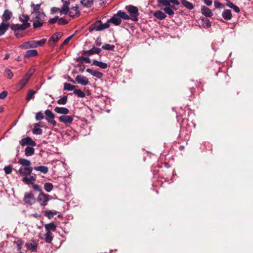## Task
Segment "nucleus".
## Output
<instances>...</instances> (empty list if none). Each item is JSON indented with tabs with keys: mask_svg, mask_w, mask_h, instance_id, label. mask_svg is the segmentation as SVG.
<instances>
[{
	"mask_svg": "<svg viewBox=\"0 0 253 253\" xmlns=\"http://www.w3.org/2000/svg\"><path fill=\"white\" fill-rule=\"evenodd\" d=\"M20 21L22 22V24H12L11 25V29L14 30H25L30 26V24L28 22L29 17L27 15H21L19 17Z\"/></svg>",
	"mask_w": 253,
	"mask_h": 253,
	"instance_id": "nucleus-1",
	"label": "nucleus"
},
{
	"mask_svg": "<svg viewBox=\"0 0 253 253\" xmlns=\"http://www.w3.org/2000/svg\"><path fill=\"white\" fill-rule=\"evenodd\" d=\"M45 15L43 12H36L33 14L32 21H33V26L34 28H37L42 27L43 25L45 20Z\"/></svg>",
	"mask_w": 253,
	"mask_h": 253,
	"instance_id": "nucleus-2",
	"label": "nucleus"
},
{
	"mask_svg": "<svg viewBox=\"0 0 253 253\" xmlns=\"http://www.w3.org/2000/svg\"><path fill=\"white\" fill-rule=\"evenodd\" d=\"M126 9L129 12L130 19L134 21L138 20V16L139 14L138 8L131 5L126 6Z\"/></svg>",
	"mask_w": 253,
	"mask_h": 253,
	"instance_id": "nucleus-3",
	"label": "nucleus"
},
{
	"mask_svg": "<svg viewBox=\"0 0 253 253\" xmlns=\"http://www.w3.org/2000/svg\"><path fill=\"white\" fill-rule=\"evenodd\" d=\"M109 27V24L108 22L103 24L101 21H97L93 23L90 29V31L95 30L96 31H101Z\"/></svg>",
	"mask_w": 253,
	"mask_h": 253,
	"instance_id": "nucleus-4",
	"label": "nucleus"
},
{
	"mask_svg": "<svg viewBox=\"0 0 253 253\" xmlns=\"http://www.w3.org/2000/svg\"><path fill=\"white\" fill-rule=\"evenodd\" d=\"M49 200V195L43 192H41L38 197V202L42 206H46Z\"/></svg>",
	"mask_w": 253,
	"mask_h": 253,
	"instance_id": "nucleus-5",
	"label": "nucleus"
},
{
	"mask_svg": "<svg viewBox=\"0 0 253 253\" xmlns=\"http://www.w3.org/2000/svg\"><path fill=\"white\" fill-rule=\"evenodd\" d=\"M38 245V244L37 241L35 240H30L26 244V247L27 250L33 252H35L37 251Z\"/></svg>",
	"mask_w": 253,
	"mask_h": 253,
	"instance_id": "nucleus-6",
	"label": "nucleus"
},
{
	"mask_svg": "<svg viewBox=\"0 0 253 253\" xmlns=\"http://www.w3.org/2000/svg\"><path fill=\"white\" fill-rule=\"evenodd\" d=\"M36 41H29L24 42L20 45V47L27 49L29 48H36Z\"/></svg>",
	"mask_w": 253,
	"mask_h": 253,
	"instance_id": "nucleus-7",
	"label": "nucleus"
},
{
	"mask_svg": "<svg viewBox=\"0 0 253 253\" xmlns=\"http://www.w3.org/2000/svg\"><path fill=\"white\" fill-rule=\"evenodd\" d=\"M76 81L78 84L84 86L89 84L87 78L82 75H77L76 77Z\"/></svg>",
	"mask_w": 253,
	"mask_h": 253,
	"instance_id": "nucleus-8",
	"label": "nucleus"
},
{
	"mask_svg": "<svg viewBox=\"0 0 253 253\" xmlns=\"http://www.w3.org/2000/svg\"><path fill=\"white\" fill-rule=\"evenodd\" d=\"M20 144L22 146L30 145L32 147L35 146L36 145V142L29 137L23 138L20 142Z\"/></svg>",
	"mask_w": 253,
	"mask_h": 253,
	"instance_id": "nucleus-9",
	"label": "nucleus"
},
{
	"mask_svg": "<svg viewBox=\"0 0 253 253\" xmlns=\"http://www.w3.org/2000/svg\"><path fill=\"white\" fill-rule=\"evenodd\" d=\"M69 14L70 17H74L78 16L80 14V10L77 6H74L69 9L68 7V12L67 14Z\"/></svg>",
	"mask_w": 253,
	"mask_h": 253,
	"instance_id": "nucleus-10",
	"label": "nucleus"
},
{
	"mask_svg": "<svg viewBox=\"0 0 253 253\" xmlns=\"http://www.w3.org/2000/svg\"><path fill=\"white\" fill-rule=\"evenodd\" d=\"M161 9L164 10L166 13L169 16L173 15L174 14V10H177V8L175 7L174 5L166 6L165 7L162 8Z\"/></svg>",
	"mask_w": 253,
	"mask_h": 253,
	"instance_id": "nucleus-11",
	"label": "nucleus"
},
{
	"mask_svg": "<svg viewBox=\"0 0 253 253\" xmlns=\"http://www.w3.org/2000/svg\"><path fill=\"white\" fill-rule=\"evenodd\" d=\"M107 22H108V23L110 22H111L115 25H119L120 24H121V23L122 22V20L121 19V18H120L119 15L117 13V14H115L111 19H110Z\"/></svg>",
	"mask_w": 253,
	"mask_h": 253,
	"instance_id": "nucleus-12",
	"label": "nucleus"
},
{
	"mask_svg": "<svg viewBox=\"0 0 253 253\" xmlns=\"http://www.w3.org/2000/svg\"><path fill=\"white\" fill-rule=\"evenodd\" d=\"M60 122H62L65 124H71L73 121V119L72 117L69 116L62 115L59 117Z\"/></svg>",
	"mask_w": 253,
	"mask_h": 253,
	"instance_id": "nucleus-13",
	"label": "nucleus"
},
{
	"mask_svg": "<svg viewBox=\"0 0 253 253\" xmlns=\"http://www.w3.org/2000/svg\"><path fill=\"white\" fill-rule=\"evenodd\" d=\"M70 0H62L63 4L60 10L61 14H67L68 12V7L70 5Z\"/></svg>",
	"mask_w": 253,
	"mask_h": 253,
	"instance_id": "nucleus-14",
	"label": "nucleus"
},
{
	"mask_svg": "<svg viewBox=\"0 0 253 253\" xmlns=\"http://www.w3.org/2000/svg\"><path fill=\"white\" fill-rule=\"evenodd\" d=\"M34 195L31 193H27L24 196V202L28 204L31 205L34 202Z\"/></svg>",
	"mask_w": 253,
	"mask_h": 253,
	"instance_id": "nucleus-15",
	"label": "nucleus"
},
{
	"mask_svg": "<svg viewBox=\"0 0 253 253\" xmlns=\"http://www.w3.org/2000/svg\"><path fill=\"white\" fill-rule=\"evenodd\" d=\"M86 71L92 76L95 77L98 79H101L103 75L102 73L92 69L88 68Z\"/></svg>",
	"mask_w": 253,
	"mask_h": 253,
	"instance_id": "nucleus-16",
	"label": "nucleus"
},
{
	"mask_svg": "<svg viewBox=\"0 0 253 253\" xmlns=\"http://www.w3.org/2000/svg\"><path fill=\"white\" fill-rule=\"evenodd\" d=\"M101 52V49L97 47H93L91 49L87 50L84 51V54L87 55H91L93 54H98Z\"/></svg>",
	"mask_w": 253,
	"mask_h": 253,
	"instance_id": "nucleus-17",
	"label": "nucleus"
},
{
	"mask_svg": "<svg viewBox=\"0 0 253 253\" xmlns=\"http://www.w3.org/2000/svg\"><path fill=\"white\" fill-rule=\"evenodd\" d=\"M12 15V13L9 10L6 9L4 10L3 14L2 15V22H5L9 20Z\"/></svg>",
	"mask_w": 253,
	"mask_h": 253,
	"instance_id": "nucleus-18",
	"label": "nucleus"
},
{
	"mask_svg": "<svg viewBox=\"0 0 253 253\" xmlns=\"http://www.w3.org/2000/svg\"><path fill=\"white\" fill-rule=\"evenodd\" d=\"M54 110L56 113L64 115L68 114L69 112V109L65 107H56Z\"/></svg>",
	"mask_w": 253,
	"mask_h": 253,
	"instance_id": "nucleus-19",
	"label": "nucleus"
},
{
	"mask_svg": "<svg viewBox=\"0 0 253 253\" xmlns=\"http://www.w3.org/2000/svg\"><path fill=\"white\" fill-rule=\"evenodd\" d=\"M201 12L206 17H211L213 15L211 11L207 7L203 6L201 7Z\"/></svg>",
	"mask_w": 253,
	"mask_h": 253,
	"instance_id": "nucleus-20",
	"label": "nucleus"
},
{
	"mask_svg": "<svg viewBox=\"0 0 253 253\" xmlns=\"http://www.w3.org/2000/svg\"><path fill=\"white\" fill-rule=\"evenodd\" d=\"M9 26L8 23L2 22L0 25V36L3 35L5 33Z\"/></svg>",
	"mask_w": 253,
	"mask_h": 253,
	"instance_id": "nucleus-21",
	"label": "nucleus"
},
{
	"mask_svg": "<svg viewBox=\"0 0 253 253\" xmlns=\"http://www.w3.org/2000/svg\"><path fill=\"white\" fill-rule=\"evenodd\" d=\"M36 180L35 176L28 175H25L22 178V181L25 182L27 184L30 183L33 181H34Z\"/></svg>",
	"mask_w": 253,
	"mask_h": 253,
	"instance_id": "nucleus-22",
	"label": "nucleus"
},
{
	"mask_svg": "<svg viewBox=\"0 0 253 253\" xmlns=\"http://www.w3.org/2000/svg\"><path fill=\"white\" fill-rule=\"evenodd\" d=\"M34 169L36 171H40L43 174H46L48 171V168L44 166L35 167L34 168Z\"/></svg>",
	"mask_w": 253,
	"mask_h": 253,
	"instance_id": "nucleus-23",
	"label": "nucleus"
},
{
	"mask_svg": "<svg viewBox=\"0 0 253 253\" xmlns=\"http://www.w3.org/2000/svg\"><path fill=\"white\" fill-rule=\"evenodd\" d=\"M154 16L159 20H163L167 17L166 14L160 10L156 11Z\"/></svg>",
	"mask_w": 253,
	"mask_h": 253,
	"instance_id": "nucleus-24",
	"label": "nucleus"
},
{
	"mask_svg": "<svg viewBox=\"0 0 253 253\" xmlns=\"http://www.w3.org/2000/svg\"><path fill=\"white\" fill-rule=\"evenodd\" d=\"M31 7L32 8V14H35L36 12H42V10L41 9V4H35L32 3L31 4Z\"/></svg>",
	"mask_w": 253,
	"mask_h": 253,
	"instance_id": "nucleus-25",
	"label": "nucleus"
},
{
	"mask_svg": "<svg viewBox=\"0 0 253 253\" xmlns=\"http://www.w3.org/2000/svg\"><path fill=\"white\" fill-rule=\"evenodd\" d=\"M41 126L39 123L35 124L34 128L32 130L33 133L35 134L40 135L42 133V129L39 128Z\"/></svg>",
	"mask_w": 253,
	"mask_h": 253,
	"instance_id": "nucleus-26",
	"label": "nucleus"
},
{
	"mask_svg": "<svg viewBox=\"0 0 253 253\" xmlns=\"http://www.w3.org/2000/svg\"><path fill=\"white\" fill-rule=\"evenodd\" d=\"M222 16L225 20H230L232 17L231 11L229 9L224 10L222 13Z\"/></svg>",
	"mask_w": 253,
	"mask_h": 253,
	"instance_id": "nucleus-27",
	"label": "nucleus"
},
{
	"mask_svg": "<svg viewBox=\"0 0 253 253\" xmlns=\"http://www.w3.org/2000/svg\"><path fill=\"white\" fill-rule=\"evenodd\" d=\"M93 64L103 69H106L108 67L107 64L106 63L98 61L96 60H94L93 61Z\"/></svg>",
	"mask_w": 253,
	"mask_h": 253,
	"instance_id": "nucleus-28",
	"label": "nucleus"
},
{
	"mask_svg": "<svg viewBox=\"0 0 253 253\" xmlns=\"http://www.w3.org/2000/svg\"><path fill=\"white\" fill-rule=\"evenodd\" d=\"M44 227L47 232L55 231L56 228V226L53 223L46 224Z\"/></svg>",
	"mask_w": 253,
	"mask_h": 253,
	"instance_id": "nucleus-29",
	"label": "nucleus"
},
{
	"mask_svg": "<svg viewBox=\"0 0 253 253\" xmlns=\"http://www.w3.org/2000/svg\"><path fill=\"white\" fill-rule=\"evenodd\" d=\"M38 54V51L36 49L29 50L26 51L25 56L27 58L35 56Z\"/></svg>",
	"mask_w": 253,
	"mask_h": 253,
	"instance_id": "nucleus-30",
	"label": "nucleus"
},
{
	"mask_svg": "<svg viewBox=\"0 0 253 253\" xmlns=\"http://www.w3.org/2000/svg\"><path fill=\"white\" fill-rule=\"evenodd\" d=\"M35 152L34 149L32 147H27L25 149V155L27 157L32 156Z\"/></svg>",
	"mask_w": 253,
	"mask_h": 253,
	"instance_id": "nucleus-31",
	"label": "nucleus"
},
{
	"mask_svg": "<svg viewBox=\"0 0 253 253\" xmlns=\"http://www.w3.org/2000/svg\"><path fill=\"white\" fill-rule=\"evenodd\" d=\"M57 212L56 211H52L50 210H46L45 211L44 215L48 218H52L54 215H56Z\"/></svg>",
	"mask_w": 253,
	"mask_h": 253,
	"instance_id": "nucleus-32",
	"label": "nucleus"
},
{
	"mask_svg": "<svg viewBox=\"0 0 253 253\" xmlns=\"http://www.w3.org/2000/svg\"><path fill=\"white\" fill-rule=\"evenodd\" d=\"M29 80V79L24 76L22 79L19 82V86L20 89H22L27 84Z\"/></svg>",
	"mask_w": 253,
	"mask_h": 253,
	"instance_id": "nucleus-33",
	"label": "nucleus"
},
{
	"mask_svg": "<svg viewBox=\"0 0 253 253\" xmlns=\"http://www.w3.org/2000/svg\"><path fill=\"white\" fill-rule=\"evenodd\" d=\"M227 6L231 8H232L237 13H239L240 12L239 8L237 6L234 5L231 1L229 0L227 1Z\"/></svg>",
	"mask_w": 253,
	"mask_h": 253,
	"instance_id": "nucleus-34",
	"label": "nucleus"
},
{
	"mask_svg": "<svg viewBox=\"0 0 253 253\" xmlns=\"http://www.w3.org/2000/svg\"><path fill=\"white\" fill-rule=\"evenodd\" d=\"M18 163L22 165L23 166L28 167L30 165L31 162L30 161L23 159V158H20L18 160Z\"/></svg>",
	"mask_w": 253,
	"mask_h": 253,
	"instance_id": "nucleus-35",
	"label": "nucleus"
},
{
	"mask_svg": "<svg viewBox=\"0 0 253 253\" xmlns=\"http://www.w3.org/2000/svg\"><path fill=\"white\" fill-rule=\"evenodd\" d=\"M61 37L62 34L61 33H56L52 36L50 40L52 41L53 42H57Z\"/></svg>",
	"mask_w": 253,
	"mask_h": 253,
	"instance_id": "nucleus-36",
	"label": "nucleus"
},
{
	"mask_svg": "<svg viewBox=\"0 0 253 253\" xmlns=\"http://www.w3.org/2000/svg\"><path fill=\"white\" fill-rule=\"evenodd\" d=\"M45 241L47 243H50L53 239V235L51 232L46 231V233L44 235Z\"/></svg>",
	"mask_w": 253,
	"mask_h": 253,
	"instance_id": "nucleus-37",
	"label": "nucleus"
},
{
	"mask_svg": "<svg viewBox=\"0 0 253 253\" xmlns=\"http://www.w3.org/2000/svg\"><path fill=\"white\" fill-rule=\"evenodd\" d=\"M18 173L24 176L25 175H30L28 172V170L26 167H21L18 170Z\"/></svg>",
	"mask_w": 253,
	"mask_h": 253,
	"instance_id": "nucleus-38",
	"label": "nucleus"
},
{
	"mask_svg": "<svg viewBox=\"0 0 253 253\" xmlns=\"http://www.w3.org/2000/svg\"><path fill=\"white\" fill-rule=\"evenodd\" d=\"M118 14L119 15L121 19L122 18L124 20H128L130 19L129 15H127L125 12H123L121 10L118 12Z\"/></svg>",
	"mask_w": 253,
	"mask_h": 253,
	"instance_id": "nucleus-39",
	"label": "nucleus"
},
{
	"mask_svg": "<svg viewBox=\"0 0 253 253\" xmlns=\"http://www.w3.org/2000/svg\"><path fill=\"white\" fill-rule=\"evenodd\" d=\"M81 3L83 5L89 7L92 4L93 0H81Z\"/></svg>",
	"mask_w": 253,
	"mask_h": 253,
	"instance_id": "nucleus-40",
	"label": "nucleus"
},
{
	"mask_svg": "<svg viewBox=\"0 0 253 253\" xmlns=\"http://www.w3.org/2000/svg\"><path fill=\"white\" fill-rule=\"evenodd\" d=\"M36 93V91L33 90H29L28 92L27 95L26 97L27 101H29L33 98H34V94Z\"/></svg>",
	"mask_w": 253,
	"mask_h": 253,
	"instance_id": "nucleus-41",
	"label": "nucleus"
},
{
	"mask_svg": "<svg viewBox=\"0 0 253 253\" xmlns=\"http://www.w3.org/2000/svg\"><path fill=\"white\" fill-rule=\"evenodd\" d=\"M73 92L75 95L81 98H83L85 95V93L81 89H74Z\"/></svg>",
	"mask_w": 253,
	"mask_h": 253,
	"instance_id": "nucleus-42",
	"label": "nucleus"
},
{
	"mask_svg": "<svg viewBox=\"0 0 253 253\" xmlns=\"http://www.w3.org/2000/svg\"><path fill=\"white\" fill-rule=\"evenodd\" d=\"M75 89V86L74 85L71 84L67 83H65L64 84V89L67 90H73Z\"/></svg>",
	"mask_w": 253,
	"mask_h": 253,
	"instance_id": "nucleus-43",
	"label": "nucleus"
},
{
	"mask_svg": "<svg viewBox=\"0 0 253 253\" xmlns=\"http://www.w3.org/2000/svg\"><path fill=\"white\" fill-rule=\"evenodd\" d=\"M67 102V96H64L57 100V103L60 105H65Z\"/></svg>",
	"mask_w": 253,
	"mask_h": 253,
	"instance_id": "nucleus-44",
	"label": "nucleus"
},
{
	"mask_svg": "<svg viewBox=\"0 0 253 253\" xmlns=\"http://www.w3.org/2000/svg\"><path fill=\"white\" fill-rule=\"evenodd\" d=\"M182 3L184 5V6H185L189 10H192L194 8L193 4L191 2L187 0H185V1H182Z\"/></svg>",
	"mask_w": 253,
	"mask_h": 253,
	"instance_id": "nucleus-45",
	"label": "nucleus"
},
{
	"mask_svg": "<svg viewBox=\"0 0 253 253\" xmlns=\"http://www.w3.org/2000/svg\"><path fill=\"white\" fill-rule=\"evenodd\" d=\"M53 185L49 182H46L44 185V189L48 192H50L53 189Z\"/></svg>",
	"mask_w": 253,
	"mask_h": 253,
	"instance_id": "nucleus-46",
	"label": "nucleus"
},
{
	"mask_svg": "<svg viewBox=\"0 0 253 253\" xmlns=\"http://www.w3.org/2000/svg\"><path fill=\"white\" fill-rule=\"evenodd\" d=\"M4 75L9 79H11L13 77V73L11 71L8 69L5 70Z\"/></svg>",
	"mask_w": 253,
	"mask_h": 253,
	"instance_id": "nucleus-47",
	"label": "nucleus"
},
{
	"mask_svg": "<svg viewBox=\"0 0 253 253\" xmlns=\"http://www.w3.org/2000/svg\"><path fill=\"white\" fill-rule=\"evenodd\" d=\"M115 46L113 44H105L102 46V48L107 50H113L114 49Z\"/></svg>",
	"mask_w": 253,
	"mask_h": 253,
	"instance_id": "nucleus-48",
	"label": "nucleus"
},
{
	"mask_svg": "<svg viewBox=\"0 0 253 253\" xmlns=\"http://www.w3.org/2000/svg\"><path fill=\"white\" fill-rule=\"evenodd\" d=\"M45 115L50 119H53L55 117L54 114L50 110H46L45 111Z\"/></svg>",
	"mask_w": 253,
	"mask_h": 253,
	"instance_id": "nucleus-49",
	"label": "nucleus"
},
{
	"mask_svg": "<svg viewBox=\"0 0 253 253\" xmlns=\"http://www.w3.org/2000/svg\"><path fill=\"white\" fill-rule=\"evenodd\" d=\"M202 21H203V26L204 27L208 28L211 27V23L209 19L204 18L202 19Z\"/></svg>",
	"mask_w": 253,
	"mask_h": 253,
	"instance_id": "nucleus-50",
	"label": "nucleus"
},
{
	"mask_svg": "<svg viewBox=\"0 0 253 253\" xmlns=\"http://www.w3.org/2000/svg\"><path fill=\"white\" fill-rule=\"evenodd\" d=\"M35 72V69L34 68H30L25 74V76L30 79L31 77Z\"/></svg>",
	"mask_w": 253,
	"mask_h": 253,
	"instance_id": "nucleus-51",
	"label": "nucleus"
},
{
	"mask_svg": "<svg viewBox=\"0 0 253 253\" xmlns=\"http://www.w3.org/2000/svg\"><path fill=\"white\" fill-rule=\"evenodd\" d=\"M159 3L162 4L163 6H170L171 0H159Z\"/></svg>",
	"mask_w": 253,
	"mask_h": 253,
	"instance_id": "nucleus-52",
	"label": "nucleus"
},
{
	"mask_svg": "<svg viewBox=\"0 0 253 253\" xmlns=\"http://www.w3.org/2000/svg\"><path fill=\"white\" fill-rule=\"evenodd\" d=\"M45 42H46V39H42L40 41H36V44L37 45L36 47L42 46L45 43Z\"/></svg>",
	"mask_w": 253,
	"mask_h": 253,
	"instance_id": "nucleus-53",
	"label": "nucleus"
},
{
	"mask_svg": "<svg viewBox=\"0 0 253 253\" xmlns=\"http://www.w3.org/2000/svg\"><path fill=\"white\" fill-rule=\"evenodd\" d=\"M35 118L37 120H41L43 118V114L41 111L38 112L36 114Z\"/></svg>",
	"mask_w": 253,
	"mask_h": 253,
	"instance_id": "nucleus-54",
	"label": "nucleus"
},
{
	"mask_svg": "<svg viewBox=\"0 0 253 253\" xmlns=\"http://www.w3.org/2000/svg\"><path fill=\"white\" fill-rule=\"evenodd\" d=\"M12 167L10 166H5L3 169L6 174H10L12 171Z\"/></svg>",
	"mask_w": 253,
	"mask_h": 253,
	"instance_id": "nucleus-55",
	"label": "nucleus"
},
{
	"mask_svg": "<svg viewBox=\"0 0 253 253\" xmlns=\"http://www.w3.org/2000/svg\"><path fill=\"white\" fill-rule=\"evenodd\" d=\"M58 23L59 25H65L68 23V21L63 18H58Z\"/></svg>",
	"mask_w": 253,
	"mask_h": 253,
	"instance_id": "nucleus-56",
	"label": "nucleus"
},
{
	"mask_svg": "<svg viewBox=\"0 0 253 253\" xmlns=\"http://www.w3.org/2000/svg\"><path fill=\"white\" fill-rule=\"evenodd\" d=\"M11 30L14 31V35L17 38H20V37H22V34H20V32L21 31H23L24 30H14V29H11Z\"/></svg>",
	"mask_w": 253,
	"mask_h": 253,
	"instance_id": "nucleus-57",
	"label": "nucleus"
},
{
	"mask_svg": "<svg viewBox=\"0 0 253 253\" xmlns=\"http://www.w3.org/2000/svg\"><path fill=\"white\" fill-rule=\"evenodd\" d=\"M73 35H72L70 37H68L66 38L63 42V43L61 45V47H62L64 45L67 44L70 40L72 39Z\"/></svg>",
	"mask_w": 253,
	"mask_h": 253,
	"instance_id": "nucleus-58",
	"label": "nucleus"
},
{
	"mask_svg": "<svg viewBox=\"0 0 253 253\" xmlns=\"http://www.w3.org/2000/svg\"><path fill=\"white\" fill-rule=\"evenodd\" d=\"M58 16H55L54 18H51L49 20L48 22L50 24H54L58 22Z\"/></svg>",
	"mask_w": 253,
	"mask_h": 253,
	"instance_id": "nucleus-59",
	"label": "nucleus"
},
{
	"mask_svg": "<svg viewBox=\"0 0 253 253\" xmlns=\"http://www.w3.org/2000/svg\"><path fill=\"white\" fill-rule=\"evenodd\" d=\"M214 6L216 8H223L224 7L223 4L221 3H220V2H219L215 1L214 3Z\"/></svg>",
	"mask_w": 253,
	"mask_h": 253,
	"instance_id": "nucleus-60",
	"label": "nucleus"
},
{
	"mask_svg": "<svg viewBox=\"0 0 253 253\" xmlns=\"http://www.w3.org/2000/svg\"><path fill=\"white\" fill-rule=\"evenodd\" d=\"M7 92L6 91H3L0 93V99H4L7 96Z\"/></svg>",
	"mask_w": 253,
	"mask_h": 253,
	"instance_id": "nucleus-61",
	"label": "nucleus"
},
{
	"mask_svg": "<svg viewBox=\"0 0 253 253\" xmlns=\"http://www.w3.org/2000/svg\"><path fill=\"white\" fill-rule=\"evenodd\" d=\"M33 188L36 191H41V187L39 185L34 184L33 185Z\"/></svg>",
	"mask_w": 253,
	"mask_h": 253,
	"instance_id": "nucleus-62",
	"label": "nucleus"
},
{
	"mask_svg": "<svg viewBox=\"0 0 253 253\" xmlns=\"http://www.w3.org/2000/svg\"><path fill=\"white\" fill-rule=\"evenodd\" d=\"M61 9L58 7H52L51 9V12L52 13H55L57 12H60Z\"/></svg>",
	"mask_w": 253,
	"mask_h": 253,
	"instance_id": "nucleus-63",
	"label": "nucleus"
},
{
	"mask_svg": "<svg viewBox=\"0 0 253 253\" xmlns=\"http://www.w3.org/2000/svg\"><path fill=\"white\" fill-rule=\"evenodd\" d=\"M46 120L49 123L51 124L53 126H55L56 125V122L53 119H48L47 118Z\"/></svg>",
	"mask_w": 253,
	"mask_h": 253,
	"instance_id": "nucleus-64",
	"label": "nucleus"
}]
</instances>
